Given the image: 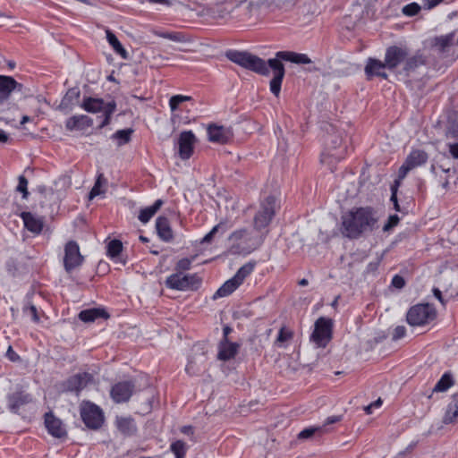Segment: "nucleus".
<instances>
[{"mask_svg": "<svg viewBox=\"0 0 458 458\" xmlns=\"http://www.w3.org/2000/svg\"><path fill=\"white\" fill-rule=\"evenodd\" d=\"M341 420H342V416H340V415H333V416H329V417L326 420L325 423H324L322 426H320V427H319V428H322L321 433H325V432H327V427L328 425H331V424L336 423V422L340 421Z\"/></svg>", "mask_w": 458, "mask_h": 458, "instance_id": "obj_52", "label": "nucleus"}, {"mask_svg": "<svg viewBox=\"0 0 458 458\" xmlns=\"http://www.w3.org/2000/svg\"><path fill=\"white\" fill-rule=\"evenodd\" d=\"M232 332V328L229 326H225L223 328V339L221 341H228V335Z\"/></svg>", "mask_w": 458, "mask_h": 458, "instance_id": "obj_61", "label": "nucleus"}, {"mask_svg": "<svg viewBox=\"0 0 458 458\" xmlns=\"http://www.w3.org/2000/svg\"><path fill=\"white\" fill-rule=\"evenodd\" d=\"M181 432L185 435H192L193 434V428L191 426H183L181 428Z\"/></svg>", "mask_w": 458, "mask_h": 458, "instance_id": "obj_63", "label": "nucleus"}, {"mask_svg": "<svg viewBox=\"0 0 458 458\" xmlns=\"http://www.w3.org/2000/svg\"><path fill=\"white\" fill-rule=\"evenodd\" d=\"M156 230L158 237L165 242H171L174 239L173 230L169 220L165 216H159L156 220Z\"/></svg>", "mask_w": 458, "mask_h": 458, "instance_id": "obj_22", "label": "nucleus"}, {"mask_svg": "<svg viewBox=\"0 0 458 458\" xmlns=\"http://www.w3.org/2000/svg\"><path fill=\"white\" fill-rule=\"evenodd\" d=\"M449 152L454 158H458V142L449 145Z\"/></svg>", "mask_w": 458, "mask_h": 458, "instance_id": "obj_60", "label": "nucleus"}, {"mask_svg": "<svg viewBox=\"0 0 458 458\" xmlns=\"http://www.w3.org/2000/svg\"><path fill=\"white\" fill-rule=\"evenodd\" d=\"M16 191L22 193V199H27L29 196L28 191V180L25 178L24 175L19 176V182L18 185L16 187Z\"/></svg>", "mask_w": 458, "mask_h": 458, "instance_id": "obj_47", "label": "nucleus"}, {"mask_svg": "<svg viewBox=\"0 0 458 458\" xmlns=\"http://www.w3.org/2000/svg\"><path fill=\"white\" fill-rule=\"evenodd\" d=\"M447 137L455 140L458 139V119L450 123L447 131Z\"/></svg>", "mask_w": 458, "mask_h": 458, "instance_id": "obj_50", "label": "nucleus"}, {"mask_svg": "<svg viewBox=\"0 0 458 458\" xmlns=\"http://www.w3.org/2000/svg\"><path fill=\"white\" fill-rule=\"evenodd\" d=\"M391 284L397 289H402L405 284V281L403 276L395 275L392 278Z\"/></svg>", "mask_w": 458, "mask_h": 458, "instance_id": "obj_56", "label": "nucleus"}, {"mask_svg": "<svg viewBox=\"0 0 458 458\" xmlns=\"http://www.w3.org/2000/svg\"><path fill=\"white\" fill-rule=\"evenodd\" d=\"M45 425L48 433L55 437L61 438L66 435L63 422L55 417L52 412H47L45 414Z\"/></svg>", "mask_w": 458, "mask_h": 458, "instance_id": "obj_19", "label": "nucleus"}, {"mask_svg": "<svg viewBox=\"0 0 458 458\" xmlns=\"http://www.w3.org/2000/svg\"><path fill=\"white\" fill-rule=\"evenodd\" d=\"M406 335V328L403 326H397L393 332L392 338L394 341H397Z\"/></svg>", "mask_w": 458, "mask_h": 458, "instance_id": "obj_55", "label": "nucleus"}, {"mask_svg": "<svg viewBox=\"0 0 458 458\" xmlns=\"http://www.w3.org/2000/svg\"><path fill=\"white\" fill-rule=\"evenodd\" d=\"M399 185V181L398 180H395L394 181V184L391 186V201L393 203H395L397 200V187Z\"/></svg>", "mask_w": 458, "mask_h": 458, "instance_id": "obj_59", "label": "nucleus"}, {"mask_svg": "<svg viewBox=\"0 0 458 458\" xmlns=\"http://www.w3.org/2000/svg\"><path fill=\"white\" fill-rule=\"evenodd\" d=\"M83 262V257L80 252L79 245L74 241H70L64 247V266L66 272L70 273Z\"/></svg>", "mask_w": 458, "mask_h": 458, "instance_id": "obj_9", "label": "nucleus"}, {"mask_svg": "<svg viewBox=\"0 0 458 458\" xmlns=\"http://www.w3.org/2000/svg\"><path fill=\"white\" fill-rule=\"evenodd\" d=\"M453 38L454 33H449L446 35L437 37L434 40V47H437L439 52L444 53L451 45Z\"/></svg>", "mask_w": 458, "mask_h": 458, "instance_id": "obj_37", "label": "nucleus"}, {"mask_svg": "<svg viewBox=\"0 0 458 458\" xmlns=\"http://www.w3.org/2000/svg\"><path fill=\"white\" fill-rule=\"evenodd\" d=\"M407 56L408 52L406 48L397 46L389 47L386 48L385 54V65H386L387 69L394 70L402 64Z\"/></svg>", "mask_w": 458, "mask_h": 458, "instance_id": "obj_14", "label": "nucleus"}, {"mask_svg": "<svg viewBox=\"0 0 458 458\" xmlns=\"http://www.w3.org/2000/svg\"><path fill=\"white\" fill-rule=\"evenodd\" d=\"M108 318L109 314L102 308L88 309L79 313V318L85 323L94 322L98 318L106 319Z\"/></svg>", "mask_w": 458, "mask_h": 458, "instance_id": "obj_26", "label": "nucleus"}, {"mask_svg": "<svg viewBox=\"0 0 458 458\" xmlns=\"http://www.w3.org/2000/svg\"><path fill=\"white\" fill-rule=\"evenodd\" d=\"M81 417L86 427L90 429H98L104 422L102 410L91 402L81 403Z\"/></svg>", "mask_w": 458, "mask_h": 458, "instance_id": "obj_7", "label": "nucleus"}, {"mask_svg": "<svg viewBox=\"0 0 458 458\" xmlns=\"http://www.w3.org/2000/svg\"><path fill=\"white\" fill-rule=\"evenodd\" d=\"M249 239V233L246 229H239L233 232L228 240L232 242L230 251L233 254H241L246 250L243 244Z\"/></svg>", "mask_w": 458, "mask_h": 458, "instance_id": "obj_17", "label": "nucleus"}, {"mask_svg": "<svg viewBox=\"0 0 458 458\" xmlns=\"http://www.w3.org/2000/svg\"><path fill=\"white\" fill-rule=\"evenodd\" d=\"M341 420H342V416H340V415H333V416H329V417L326 420L325 423H324L322 426H320V427H319V428H322L321 433H325V432H327V427L328 425H331V424L336 423V422L340 421Z\"/></svg>", "mask_w": 458, "mask_h": 458, "instance_id": "obj_53", "label": "nucleus"}, {"mask_svg": "<svg viewBox=\"0 0 458 458\" xmlns=\"http://www.w3.org/2000/svg\"><path fill=\"white\" fill-rule=\"evenodd\" d=\"M8 139V134L4 130L0 129V143L7 142Z\"/></svg>", "mask_w": 458, "mask_h": 458, "instance_id": "obj_64", "label": "nucleus"}, {"mask_svg": "<svg viewBox=\"0 0 458 458\" xmlns=\"http://www.w3.org/2000/svg\"><path fill=\"white\" fill-rule=\"evenodd\" d=\"M239 344L229 341H220L218 344L217 359L220 360H229L236 355Z\"/></svg>", "mask_w": 458, "mask_h": 458, "instance_id": "obj_23", "label": "nucleus"}, {"mask_svg": "<svg viewBox=\"0 0 458 458\" xmlns=\"http://www.w3.org/2000/svg\"><path fill=\"white\" fill-rule=\"evenodd\" d=\"M195 142L196 137L191 131H185L180 134L178 155L182 160H187L192 156Z\"/></svg>", "mask_w": 458, "mask_h": 458, "instance_id": "obj_13", "label": "nucleus"}, {"mask_svg": "<svg viewBox=\"0 0 458 458\" xmlns=\"http://www.w3.org/2000/svg\"><path fill=\"white\" fill-rule=\"evenodd\" d=\"M23 312L31 318L32 321L34 322H38L39 321V317L38 315V310L36 308V306L34 305H30L28 307H25L23 309Z\"/></svg>", "mask_w": 458, "mask_h": 458, "instance_id": "obj_49", "label": "nucleus"}, {"mask_svg": "<svg viewBox=\"0 0 458 458\" xmlns=\"http://www.w3.org/2000/svg\"><path fill=\"white\" fill-rule=\"evenodd\" d=\"M122 250L123 243L121 241L116 239L110 241L106 246V255L115 262L120 259L119 255Z\"/></svg>", "mask_w": 458, "mask_h": 458, "instance_id": "obj_33", "label": "nucleus"}, {"mask_svg": "<svg viewBox=\"0 0 458 458\" xmlns=\"http://www.w3.org/2000/svg\"><path fill=\"white\" fill-rule=\"evenodd\" d=\"M133 132L134 130L131 128L118 130L111 136V139L116 140L117 145L121 147L131 141Z\"/></svg>", "mask_w": 458, "mask_h": 458, "instance_id": "obj_34", "label": "nucleus"}, {"mask_svg": "<svg viewBox=\"0 0 458 458\" xmlns=\"http://www.w3.org/2000/svg\"><path fill=\"white\" fill-rule=\"evenodd\" d=\"M116 109V103L114 101H110L106 103V107L103 114V120L99 124V128L102 129L107 126L111 122V117Z\"/></svg>", "mask_w": 458, "mask_h": 458, "instance_id": "obj_41", "label": "nucleus"}, {"mask_svg": "<svg viewBox=\"0 0 458 458\" xmlns=\"http://www.w3.org/2000/svg\"><path fill=\"white\" fill-rule=\"evenodd\" d=\"M22 85L17 82L12 76L0 75V106H4L15 90L21 91ZM3 110L0 108V119Z\"/></svg>", "mask_w": 458, "mask_h": 458, "instance_id": "obj_10", "label": "nucleus"}, {"mask_svg": "<svg viewBox=\"0 0 458 458\" xmlns=\"http://www.w3.org/2000/svg\"><path fill=\"white\" fill-rule=\"evenodd\" d=\"M254 270V264L253 263H246L243 266H242L236 274L233 276V277L237 280V282L242 284L245 278L249 276Z\"/></svg>", "mask_w": 458, "mask_h": 458, "instance_id": "obj_40", "label": "nucleus"}, {"mask_svg": "<svg viewBox=\"0 0 458 458\" xmlns=\"http://www.w3.org/2000/svg\"><path fill=\"white\" fill-rule=\"evenodd\" d=\"M378 220L379 216L373 208H353L342 216L343 233L350 239H358L377 229Z\"/></svg>", "mask_w": 458, "mask_h": 458, "instance_id": "obj_2", "label": "nucleus"}, {"mask_svg": "<svg viewBox=\"0 0 458 458\" xmlns=\"http://www.w3.org/2000/svg\"><path fill=\"white\" fill-rule=\"evenodd\" d=\"M221 230L222 233H224L227 230L226 224L221 222L215 225L210 232H208L200 241L201 243H208L212 241L214 235Z\"/></svg>", "mask_w": 458, "mask_h": 458, "instance_id": "obj_44", "label": "nucleus"}, {"mask_svg": "<svg viewBox=\"0 0 458 458\" xmlns=\"http://www.w3.org/2000/svg\"><path fill=\"white\" fill-rule=\"evenodd\" d=\"M403 62V72L405 75H409L417 68L425 64V59L421 54H416L411 57H406V59Z\"/></svg>", "mask_w": 458, "mask_h": 458, "instance_id": "obj_32", "label": "nucleus"}, {"mask_svg": "<svg viewBox=\"0 0 458 458\" xmlns=\"http://www.w3.org/2000/svg\"><path fill=\"white\" fill-rule=\"evenodd\" d=\"M81 92L77 88H71L67 90L64 97L60 103L61 109H72V107L78 102Z\"/></svg>", "mask_w": 458, "mask_h": 458, "instance_id": "obj_31", "label": "nucleus"}, {"mask_svg": "<svg viewBox=\"0 0 458 458\" xmlns=\"http://www.w3.org/2000/svg\"><path fill=\"white\" fill-rule=\"evenodd\" d=\"M93 124V120L86 114L73 115L67 119L65 127L68 131H83Z\"/></svg>", "mask_w": 458, "mask_h": 458, "instance_id": "obj_20", "label": "nucleus"}, {"mask_svg": "<svg viewBox=\"0 0 458 458\" xmlns=\"http://www.w3.org/2000/svg\"><path fill=\"white\" fill-rule=\"evenodd\" d=\"M81 107L88 113H102L106 107V103L102 98L85 97Z\"/></svg>", "mask_w": 458, "mask_h": 458, "instance_id": "obj_24", "label": "nucleus"}, {"mask_svg": "<svg viewBox=\"0 0 458 458\" xmlns=\"http://www.w3.org/2000/svg\"><path fill=\"white\" fill-rule=\"evenodd\" d=\"M170 451L174 454L175 458H185L188 445L182 440H176L170 445Z\"/></svg>", "mask_w": 458, "mask_h": 458, "instance_id": "obj_38", "label": "nucleus"}, {"mask_svg": "<svg viewBox=\"0 0 458 458\" xmlns=\"http://www.w3.org/2000/svg\"><path fill=\"white\" fill-rule=\"evenodd\" d=\"M201 284L202 279L196 273H173L165 281L166 288L181 292L197 291Z\"/></svg>", "mask_w": 458, "mask_h": 458, "instance_id": "obj_3", "label": "nucleus"}, {"mask_svg": "<svg viewBox=\"0 0 458 458\" xmlns=\"http://www.w3.org/2000/svg\"><path fill=\"white\" fill-rule=\"evenodd\" d=\"M20 216L28 231L36 234L41 233L44 225L42 218L34 216L30 212H22Z\"/></svg>", "mask_w": 458, "mask_h": 458, "instance_id": "obj_21", "label": "nucleus"}, {"mask_svg": "<svg viewBox=\"0 0 458 458\" xmlns=\"http://www.w3.org/2000/svg\"><path fill=\"white\" fill-rule=\"evenodd\" d=\"M241 284L233 276L232 278L225 281L214 293L213 300L226 297L232 294Z\"/></svg>", "mask_w": 458, "mask_h": 458, "instance_id": "obj_28", "label": "nucleus"}, {"mask_svg": "<svg viewBox=\"0 0 458 458\" xmlns=\"http://www.w3.org/2000/svg\"><path fill=\"white\" fill-rule=\"evenodd\" d=\"M191 99V98L189 96L174 95L169 100L170 109L172 111H175L178 108L180 104H182L184 101H189Z\"/></svg>", "mask_w": 458, "mask_h": 458, "instance_id": "obj_46", "label": "nucleus"}, {"mask_svg": "<svg viewBox=\"0 0 458 458\" xmlns=\"http://www.w3.org/2000/svg\"><path fill=\"white\" fill-rule=\"evenodd\" d=\"M207 132L208 140L213 143L225 144L233 137L230 128L217 124H209Z\"/></svg>", "mask_w": 458, "mask_h": 458, "instance_id": "obj_15", "label": "nucleus"}, {"mask_svg": "<svg viewBox=\"0 0 458 458\" xmlns=\"http://www.w3.org/2000/svg\"><path fill=\"white\" fill-rule=\"evenodd\" d=\"M134 389L135 386L131 381H121L112 386L110 395L116 403H125L129 401Z\"/></svg>", "mask_w": 458, "mask_h": 458, "instance_id": "obj_12", "label": "nucleus"}, {"mask_svg": "<svg viewBox=\"0 0 458 458\" xmlns=\"http://www.w3.org/2000/svg\"><path fill=\"white\" fill-rule=\"evenodd\" d=\"M116 426L118 430L126 436H131L136 431L134 420L131 417H117Z\"/></svg>", "mask_w": 458, "mask_h": 458, "instance_id": "obj_30", "label": "nucleus"}, {"mask_svg": "<svg viewBox=\"0 0 458 458\" xmlns=\"http://www.w3.org/2000/svg\"><path fill=\"white\" fill-rule=\"evenodd\" d=\"M31 401V396L28 394H24L22 392H15L12 394L8 395V406L11 411L17 413L19 409L30 403Z\"/></svg>", "mask_w": 458, "mask_h": 458, "instance_id": "obj_25", "label": "nucleus"}, {"mask_svg": "<svg viewBox=\"0 0 458 458\" xmlns=\"http://www.w3.org/2000/svg\"><path fill=\"white\" fill-rule=\"evenodd\" d=\"M321 430H322V428H319V427L307 428L299 433L298 437L300 439H307V438L312 437L315 434V432H321Z\"/></svg>", "mask_w": 458, "mask_h": 458, "instance_id": "obj_48", "label": "nucleus"}, {"mask_svg": "<svg viewBox=\"0 0 458 458\" xmlns=\"http://www.w3.org/2000/svg\"><path fill=\"white\" fill-rule=\"evenodd\" d=\"M163 203V200L158 199L154 202L153 205L141 208L140 210L138 219L142 224H147L154 216L157 210L162 207Z\"/></svg>", "mask_w": 458, "mask_h": 458, "instance_id": "obj_29", "label": "nucleus"}, {"mask_svg": "<svg viewBox=\"0 0 458 458\" xmlns=\"http://www.w3.org/2000/svg\"><path fill=\"white\" fill-rule=\"evenodd\" d=\"M443 1L444 0H423L422 3H423L424 8L429 10V9L434 8L435 6H437Z\"/></svg>", "mask_w": 458, "mask_h": 458, "instance_id": "obj_58", "label": "nucleus"}, {"mask_svg": "<svg viewBox=\"0 0 458 458\" xmlns=\"http://www.w3.org/2000/svg\"><path fill=\"white\" fill-rule=\"evenodd\" d=\"M420 9H421L420 5L419 4L413 2V3H410L406 5H404L403 7V13L405 16L412 17V16L417 15L420 13Z\"/></svg>", "mask_w": 458, "mask_h": 458, "instance_id": "obj_45", "label": "nucleus"}, {"mask_svg": "<svg viewBox=\"0 0 458 458\" xmlns=\"http://www.w3.org/2000/svg\"><path fill=\"white\" fill-rule=\"evenodd\" d=\"M458 418V399L448 404L444 416V423H453Z\"/></svg>", "mask_w": 458, "mask_h": 458, "instance_id": "obj_39", "label": "nucleus"}, {"mask_svg": "<svg viewBox=\"0 0 458 458\" xmlns=\"http://www.w3.org/2000/svg\"><path fill=\"white\" fill-rule=\"evenodd\" d=\"M387 67L385 65V62L370 57L367 60L364 71L368 80H371L374 77L386 80L387 73L385 71Z\"/></svg>", "mask_w": 458, "mask_h": 458, "instance_id": "obj_16", "label": "nucleus"}, {"mask_svg": "<svg viewBox=\"0 0 458 458\" xmlns=\"http://www.w3.org/2000/svg\"><path fill=\"white\" fill-rule=\"evenodd\" d=\"M333 321L330 318L320 317L314 324V330L310 335V342L318 348H325L332 339Z\"/></svg>", "mask_w": 458, "mask_h": 458, "instance_id": "obj_6", "label": "nucleus"}, {"mask_svg": "<svg viewBox=\"0 0 458 458\" xmlns=\"http://www.w3.org/2000/svg\"><path fill=\"white\" fill-rule=\"evenodd\" d=\"M432 293H433V295L434 297L443 305V306H445L446 304V300L443 297V294H442V292L437 288V287H434L432 289Z\"/></svg>", "mask_w": 458, "mask_h": 458, "instance_id": "obj_57", "label": "nucleus"}, {"mask_svg": "<svg viewBox=\"0 0 458 458\" xmlns=\"http://www.w3.org/2000/svg\"><path fill=\"white\" fill-rule=\"evenodd\" d=\"M106 182V180L105 179L103 174H98L97 180L95 182V184L92 187L91 191H89V199H93L95 197H97L104 192L101 191V187Z\"/></svg>", "mask_w": 458, "mask_h": 458, "instance_id": "obj_42", "label": "nucleus"}, {"mask_svg": "<svg viewBox=\"0 0 458 458\" xmlns=\"http://www.w3.org/2000/svg\"><path fill=\"white\" fill-rule=\"evenodd\" d=\"M195 259V256L191 258H182L179 259L174 267V273H183L185 271H188L191 268V264Z\"/></svg>", "mask_w": 458, "mask_h": 458, "instance_id": "obj_43", "label": "nucleus"}, {"mask_svg": "<svg viewBox=\"0 0 458 458\" xmlns=\"http://www.w3.org/2000/svg\"><path fill=\"white\" fill-rule=\"evenodd\" d=\"M106 40L115 53L119 54L123 58L127 57L126 50L123 48L116 36L110 30H106Z\"/></svg>", "mask_w": 458, "mask_h": 458, "instance_id": "obj_35", "label": "nucleus"}, {"mask_svg": "<svg viewBox=\"0 0 458 458\" xmlns=\"http://www.w3.org/2000/svg\"><path fill=\"white\" fill-rule=\"evenodd\" d=\"M225 55L231 62L263 76H268L270 71H272L273 78L270 81L269 87L271 93L276 97L281 91L282 82L285 74L283 61L296 64H308L311 63L310 58L306 54L293 51H278L274 58H270L267 62L246 51L230 49L225 52Z\"/></svg>", "mask_w": 458, "mask_h": 458, "instance_id": "obj_1", "label": "nucleus"}, {"mask_svg": "<svg viewBox=\"0 0 458 458\" xmlns=\"http://www.w3.org/2000/svg\"><path fill=\"white\" fill-rule=\"evenodd\" d=\"M151 32L156 37L165 38L176 43H187L190 41L189 37L181 31H165L159 29H155Z\"/></svg>", "mask_w": 458, "mask_h": 458, "instance_id": "obj_27", "label": "nucleus"}, {"mask_svg": "<svg viewBox=\"0 0 458 458\" xmlns=\"http://www.w3.org/2000/svg\"><path fill=\"white\" fill-rule=\"evenodd\" d=\"M454 385L453 377L450 373L445 372L437 382L433 388V392H445Z\"/></svg>", "mask_w": 458, "mask_h": 458, "instance_id": "obj_36", "label": "nucleus"}, {"mask_svg": "<svg viewBox=\"0 0 458 458\" xmlns=\"http://www.w3.org/2000/svg\"><path fill=\"white\" fill-rule=\"evenodd\" d=\"M428 159V155L426 151L420 148H412L398 170V180L404 179L409 172L424 165Z\"/></svg>", "mask_w": 458, "mask_h": 458, "instance_id": "obj_8", "label": "nucleus"}, {"mask_svg": "<svg viewBox=\"0 0 458 458\" xmlns=\"http://www.w3.org/2000/svg\"><path fill=\"white\" fill-rule=\"evenodd\" d=\"M437 318L436 308L429 303H419L411 306L406 314V321L411 327H422Z\"/></svg>", "mask_w": 458, "mask_h": 458, "instance_id": "obj_4", "label": "nucleus"}, {"mask_svg": "<svg viewBox=\"0 0 458 458\" xmlns=\"http://www.w3.org/2000/svg\"><path fill=\"white\" fill-rule=\"evenodd\" d=\"M7 355L9 356L10 360L13 361L20 359L19 355L13 351L12 347H9Z\"/></svg>", "mask_w": 458, "mask_h": 458, "instance_id": "obj_62", "label": "nucleus"}, {"mask_svg": "<svg viewBox=\"0 0 458 458\" xmlns=\"http://www.w3.org/2000/svg\"><path fill=\"white\" fill-rule=\"evenodd\" d=\"M291 338L292 333L290 331L285 330L284 328H281L276 337V343L283 344Z\"/></svg>", "mask_w": 458, "mask_h": 458, "instance_id": "obj_51", "label": "nucleus"}, {"mask_svg": "<svg viewBox=\"0 0 458 458\" xmlns=\"http://www.w3.org/2000/svg\"><path fill=\"white\" fill-rule=\"evenodd\" d=\"M399 222V217L397 215H392L388 217L387 222L383 226V231H389L391 228L395 226Z\"/></svg>", "mask_w": 458, "mask_h": 458, "instance_id": "obj_54", "label": "nucleus"}, {"mask_svg": "<svg viewBox=\"0 0 458 458\" xmlns=\"http://www.w3.org/2000/svg\"><path fill=\"white\" fill-rule=\"evenodd\" d=\"M93 376L89 372H81L70 377L64 384V390L78 394L89 384L92 383Z\"/></svg>", "mask_w": 458, "mask_h": 458, "instance_id": "obj_11", "label": "nucleus"}, {"mask_svg": "<svg viewBox=\"0 0 458 458\" xmlns=\"http://www.w3.org/2000/svg\"><path fill=\"white\" fill-rule=\"evenodd\" d=\"M279 208L277 199L274 196H267L259 205V208L254 216V227L260 231L266 228L272 221Z\"/></svg>", "mask_w": 458, "mask_h": 458, "instance_id": "obj_5", "label": "nucleus"}, {"mask_svg": "<svg viewBox=\"0 0 458 458\" xmlns=\"http://www.w3.org/2000/svg\"><path fill=\"white\" fill-rule=\"evenodd\" d=\"M343 136L344 131H337L333 134H329L326 140V144L328 150L339 148V151L337 153L329 154L330 156L334 157L336 159H341L344 157V152L346 148L345 146L343 148H341L342 145L344 143Z\"/></svg>", "mask_w": 458, "mask_h": 458, "instance_id": "obj_18", "label": "nucleus"}]
</instances>
